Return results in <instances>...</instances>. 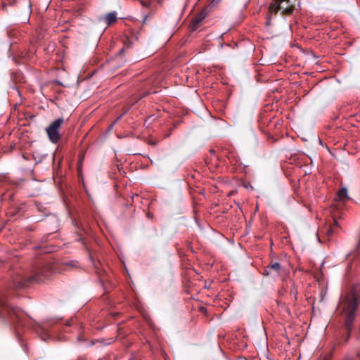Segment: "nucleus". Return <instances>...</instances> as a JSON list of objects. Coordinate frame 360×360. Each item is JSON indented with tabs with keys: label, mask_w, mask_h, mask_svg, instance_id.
Here are the masks:
<instances>
[{
	"label": "nucleus",
	"mask_w": 360,
	"mask_h": 360,
	"mask_svg": "<svg viewBox=\"0 0 360 360\" xmlns=\"http://www.w3.org/2000/svg\"><path fill=\"white\" fill-rule=\"evenodd\" d=\"M345 310L347 316L345 320V326L349 333L352 330L353 321L356 316V310L358 307L360 299L355 292L349 294L345 299Z\"/></svg>",
	"instance_id": "1"
},
{
	"label": "nucleus",
	"mask_w": 360,
	"mask_h": 360,
	"mask_svg": "<svg viewBox=\"0 0 360 360\" xmlns=\"http://www.w3.org/2000/svg\"><path fill=\"white\" fill-rule=\"evenodd\" d=\"M6 313L7 316L15 323L21 326L23 324V320L25 315L18 308L11 307L4 299L0 297V315Z\"/></svg>",
	"instance_id": "2"
},
{
	"label": "nucleus",
	"mask_w": 360,
	"mask_h": 360,
	"mask_svg": "<svg viewBox=\"0 0 360 360\" xmlns=\"http://www.w3.org/2000/svg\"><path fill=\"white\" fill-rule=\"evenodd\" d=\"M269 8L270 11L276 15L278 12L282 15H290L294 11V6L290 0H272Z\"/></svg>",
	"instance_id": "3"
},
{
	"label": "nucleus",
	"mask_w": 360,
	"mask_h": 360,
	"mask_svg": "<svg viewBox=\"0 0 360 360\" xmlns=\"http://www.w3.org/2000/svg\"><path fill=\"white\" fill-rule=\"evenodd\" d=\"M48 274L46 271V269L42 267H38L34 271V274L24 280H22L18 283L15 285L17 288H22L27 287L30 283L33 282L39 283L43 281L46 278H47Z\"/></svg>",
	"instance_id": "4"
},
{
	"label": "nucleus",
	"mask_w": 360,
	"mask_h": 360,
	"mask_svg": "<svg viewBox=\"0 0 360 360\" xmlns=\"http://www.w3.org/2000/svg\"><path fill=\"white\" fill-rule=\"evenodd\" d=\"M63 122V118L59 117L53 121L46 129L49 140L53 143H58L60 140V136L59 134V129Z\"/></svg>",
	"instance_id": "5"
},
{
	"label": "nucleus",
	"mask_w": 360,
	"mask_h": 360,
	"mask_svg": "<svg viewBox=\"0 0 360 360\" xmlns=\"http://www.w3.org/2000/svg\"><path fill=\"white\" fill-rule=\"evenodd\" d=\"M281 266L278 262H274L266 266L264 271V275L278 277L281 275Z\"/></svg>",
	"instance_id": "6"
},
{
	"label": "nucleus",
	"mask_w": 360,
	"mask_h": 360,
	"mask_svg": "<svg viewBox=\"0 0 360 360\" xmlns=\"http://www.w3.org/2000/svg\"><path fill=\"white\" fill-rule=\"evenodd\" d=\"M209 11L207 8H203L200 13H198L193 20V30L198 27L202 20L208 15Z\"/></svg>",
	"instance_id": "7"
},
{
	"label": "nucleus",
	"mask_w": 360,
	"mask_h": 360,
	"mask_svg": "<svg viewBox=\"0 0 360 360\" xmlns=\"http://www.w3.org/2000/svg\"><path fill=\"white\" fill-rule=\"evenodd\" d=\"M337 196L338 200L340 201H346L351 200V198L348 195L347 189L346 188H342L341 189H340L337 193Z\"/></svg>",
	"instance_id": "8"
},
{
	"label": "nucleus",
	"mask_w": 360,
	"mask_h": 360,
	"mask_svg": "<svg viewBox=\"0 0 360 360\" xmlns=\"http://www.w3.org/2000/svg\"><path fill=\"white\" fill-rule=\"evenodd\" d=\"M103 19L105 22L108 25H110L117 20V13L115 11L110 12L108 14H107Z\"/></svg>",
	"instance_id": "9"
},
{
	"label": "nucleus",
	"mask_w": 360,
	"mask_h": 360,
	"mask_svg": "<svg viewBox=\"0 0 360 360\" xmlns=\"http://www.w3.org/2000/svg\"><path fill=\"white\" fill-rule=\"evenodd\" d=\"M338 204H331L330 207V212L333 214V218L335 225H338V223L335 219V217H336L335 211H336V210H338Z\"/></svg>",
	"instance_id": "10"
},
{
	"label": "nucleus",
	"mask_w": 360,
	"mask_h": 360,
	"mask_svg": "<svg viewBox=\"0 0 360 360\" xmlns=\"http://www.w3.org/2000/svg\"><path fill=\"white\" fill-rule=\"evenodd\" d=\"M242 186L248 191H254V186L250 182L243 181L242 183Z\"/></svg>",
	"instance_id": "11"
},
{
	"label": "nucleus",
	"mask_w": 360,
	"mask_h": 360,
	"mask_svg": "<svg viewBox=\"0 0 360 360\" xmlns=\"http://www.w3.org/2000/svg\"><path fill=\"white\" fill-rule=\"evenodd\" d=\"M334 227L331 225L326 227V233L328 237L332 236L334 234Z\"/></svg>",
	"instance_id": "12"
},
{
	"label": "nucleus",
	"mask_w": 360,
	"mask_h": 360,
	"mask_svg": "<svg viewBox=\"0 0 360 360\" xmlns=\"http://www.w3.org/2000/svg\"><path fill=\"white\" fill-rule=\"evenodd\" d=\"M276 15L274 12H271L270 10L269 9L268 11V14H267V19H266V25L267 26L270 25H271V18L272 17Z\"/></svg>",
	"instance_id": "13"
},
{
	"label": "nucleus",
	"mask_w": 360,
	"mask_h": 360,
	"mask_svg": "<svg viewBox=\"0 0 360 360\" xmlns=\"http://www.w3.org/2000/svg\"><path fill=\"white\" fill-rule=\"evenodd\" d=\"M140 4L142 6L148 8L150 6L152 1L150 0H140Z\"/></svg>",
	"instance_id": "14"
},
{
	"label": "nucleus",
	"mask_w": 360,
	"mask_h": 360,
	"mask_svg": "<svg viewBox=\"0 0 360 360\" xmlns=\"http://www.w3.org/2000/svg\"><path fill=\"white\" fill-rule=\"evenodd\" d=\"M290 295L293 296L295 300H297V290L293 284L292 288L290 290Z\"/></svg>",
	"instance_id": "15"
},
{
	"label": "nucleus",
	"mask_w": 360,
	"mask_h": 360,
	"mask_svg": "<svg viewBox=\"0 0 360 360\" xmlns=\"http://www.w3.org/2000/svg\"><path fill=\"white\" fill-rule=\"evenodd\" d=\"M133 201H139V196L138 195H136L135 196L131 197Z\"/></svg>",
	"instance_id": "16"
},
{
	"label": "nucleus",
	"mask_w": 360,
	"mask_h": 360,
	"mask_svg": "<svg viewBox=\"0 0 360 360\" xmlns=\"http://www.w3.org/2000/svg\"><path fill=\"white\" fill-rule=\"evenodd\" d=\"M48 336V334L46 333H44V335H41V339L46 340Z\"/></svg>",
	"instance_id": "17"
},
{
	"label": "nucleus",
	"mask_w": 360,
	"mask_h": 360,
	"mask_svg": "<svg viewBox=\"0 0 360 360\" xmlns=\"http://www.w3.org/2000/svg\"><path fill=\"white\" fill-rule=\"evenodd\" d=\"M221 1L222 0H212V1L211 2V4H219Z\"/></svg>",
	"instance_id": "18"
},
{
	"label": "nucleus",
	"mask_w": 360,
	"mask_h": 360,
	"mask_svg": "<svg viewBox=\"0 0 360 360\" xmlns=\"http://www.w3.org/2000/svg\"><path fill=\"white\" fill-rule=\"evenodd\" d=\"M7 196H10V195H6V194H4L3 195V199L2 200H7Z\"/></svg>",
	"instance_id": "19"
},
{
	"label": "nucleus",
	"mask_w": 360,
	"mask_h": 360,
	"mask_svg": "<svg viewBox=\"0 0 360 360\" xmlns=\"http://www.w3.org/2000/svg\"><path fill=\"white\" fill-rule=\"evenodd\" d=\"M147 18H148V15H145V17H144V18H143V23H145V22H146Z\"/></svg>",
	"instance_id": "20"
},
{
	"label": "nucleus",
	"mask_w": 360,
	"mask_h": 360,
	"mask_svg": "<svg viewBox=\"0 0 360 360\" xmlns=\"http://www.w3.org/2000/svg\"><path fill=\"white\" fill-rule=\"evenodd\" d=\"M147 216H148V218L152 217H151V214H150V213H148V214H147Z\"/></svg>",
	"instance_id": "21"
},
{
	"label": "nucleus",
	"mask_w": 360,
	"mask_h": 360,
	"mask_svg": "<svg viewBox=\"0 0 360 360\" xmlns=\"http://www.w3.org/2000/svg\"><path fill=\"white\" fill-rule=\"evenodd\" d=\"M256 210H258V204H257V206H256Z\"/></svg>",
	"instance_id": "22"
}]
</instances>
